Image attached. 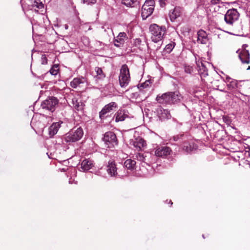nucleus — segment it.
Segmentation results:
<instances>
[{"mask_svg": "<svg viewBox=\"0 0 250 250\" xmlns=\"http://www.w3.org/2000/svg\"><path fill=\"white\" fill-rule=\"evenodd\" d=\"M183 97L178 91L168 92L158 95L156 101L160 104H175L181 101Z\"/></svg>", "mask_w": 250, "mask_h": 250, "instance_id": "nucleus-1", "label": "nucleus"}, {"mask_svg": "<svg viewBox=\"0 0 250 250\" xmlns=\"http://www.w3.org/2000/svg\"><path fill=\"white\" fill-rule=\"evenodd\" d=\"M149 31L152 41L154 42H158L163 39L166 33V28L159 26L156 24H152L149 27Z\"/></svg>", "mask_w": 250, "mask_h": 250, "instance_id": "nucleus-2", "label": "nucleus"}, {"mask_svg": "<svg viewBox=\"0 0 250 250\" xmlns=\"http://www.w3.org/2000/svg\"><path fill=\"white\" fill-rule=\"evenodd\" d=\"M83 132L81 127L72 129L65 135L64 141L67 143H73L79 141L83 136Z\"/></svg>", "mask_w": 250, "mask_h": 250, "instance_id": "nucleus-3", "label": "nucleus"}, {"mask_svg": "<svg viewBox=\"0 0 250 250\" xmlns=\"http://www.w3.org/2000/svg\"><path fill=\"white\" fill-rule=\"evenodd\" d=\"M130 81L129 69L126 64L122 65L119 76V83L121 87H126Z\"/></svg>", "mask_w": 250, "mask_h": 250, "instance_id": "nucleus-4", "label": "nucleus"}, {"mask_svg": "<svg viewBox=\"0 0 250 250\" xmlns=\"http://www.w3.org/2000/svg\"><path fill=\"white\" fill-rule=\"evenodd\" d=\"M239 17V13L236 9H230L227 11L225 15L224 19L226 22L229 25H232Z\"/></svg>", "mask_w": 250, "mask_h": 250, "instance_id": "nucleus-5", "label": "nucleus"}, {"mask_svg": "<svg viewBox=\"0 0 250 250\" xmlns=\"http://www.w3.org/2000/svg\"><path fill=\"white\" fill-rule=\"evenodd\" d=\"M154 1L153 0L146 1L142 7V17L144 20L150 16L153 12Z\"/></svg>", "mask_w": 250, "mask_h": 250, "instance_id": "nucleus-6", "label": "nucleus"}, {"mask_svg": "<svg viewBox=\"0 0 250 250\" xmlns=\"http://www.w3.org/2000/svg\"><path fill=\"white\" fill-rule=\"evenodd\" d=\"M58 104V100L56 98L50 97L42 103L41 107L42 109L53 112Z\"/></svg>", "mask_w": 250, "mask_h": 250, "instance_id": "nucleus-7", "label": "nucleus"}, {"mask_svg": "<svg viewBox=\"0 0 250 250\" xmlns=\"http://www.w3.org/2000/svg\"><path fill=\"white\" fill-rule=\"evenodd\" d=\"M103 140L108 147H112L117 145L116 136L112 132L105 133Z\"/></svg>", "mask_w": 250, "mask_h": 250, "instance_id": "nucleus-8", "label": "nucleus"}, {"mask_svg": "<svg viewBox=\"0 0 250 250\" xmlns=\"http://www.w3.org/2000/svg\"><path fill=\"white\" fill-rule=\"evenodd\" d=\"M117 107V105L115 102H111L105 105L99 113L100 118L101 119L105 118L107 117L106 114L111 112L114 108H116Z\"/></svg>", "mask_w": 250, "mask_h": 250, "instance_id": "nucleus-9", "label": "nucleus"}, {"mask_svg": "<svg viewBox=\"0 0 250 250\" xmlns=\"http://www.w3.org/2000/svg\"><path fill=\"white\" fill-rule=\"evenodd\" d=\"M171 149L168 146H160L157 148L155 151V155L157 157H166L170 155Z\"/></svg>", "mask_w": 250, "mask_h": 250, "instance_id": "nucleus-10", "label": "nucleus"}, {"mask_svg": "<svg viewBox=\"0 0 250 250\" xmlns=\"http://www.w3.org/2000/svg\"><path fill=\"white\" fill-rule=\"evenodd\" d=\"M156 112L161 120L168 119L171 117L169 110L164 109L161 106L157 109Z\"/></svg>", "mask_w": 250, "mask_h": 250, "instance_id": "nucleus-11", "label": "nucleus"}, {"mask_svg": "<svg viewBox=\"0 0 250 250\" xmlns=\"http://www.w3.org/2000/svg\"><path fill=\"white\" fill-rule=\"evenodd\" d=\"M136 148L138 151H140L146 145V143L144 139L138 137L134 140H132L130 143Z\"/></svg>", "mask_w": 250, "mask_h": 250, "instance_id": "nucleus-12", "label": "nucleus"}, {"mask_svg": "<svg viewBox=\"0 0 250 250\" xmlns=\"http://www.w3.org/2000/svg\"><path fill=\"white\" fill-rule=\"evenodd\" d=\"M106 171L111 176H115L117 174V168L113 161H109L107 166Z\"/></svg>", "mask_w": 250, "mask_h": 250, "instance_id": "nucleus-13", "label": "nucleus"}, {"mask_svg": "<svg viewBox=\"0 0 250 250\" xmlns=\"http://www.w3.org/2000/svg\"><path fill=\"white\" fill-rule=\"evenodd\" d=\"M239 57L242 63H250V57L248 50H244L242 51L239 55Z\"/></svg>", "mask_w": 250, "mask_h": 250, "instance_id": "nucleus-14", "label": "nucleus"}, {"mask_svg": "<svg viewBox=\"0 0 250 250\" xmlns=\"http://www.w3.org/2000/svg\"><path fill=\"white\" fill-rule=\"evenodd\" d=\"M182 13V9L179 7H176L169 13V18L171 21H174L178 17H180Z\"/></svg>", "mask_w": 250, "mask_h": 250, "instance_id": "nucleus-15", "label": "nucleus"}, {"mask_svg": "<svg viewBox=\"0 0 250 250\" xmlns=\"http://www.w3.org/2000/svg\"><path fill=\"white\" fill-rule=\"evenodd\" d=\"M126 34L124 32H121L119 34L118 36L116 37L114 41V45L120 47L122 45H123L125 42L124 38H125Z\"/></svg>", "mask_w": 250, "mask_h": 250, "instance_id": "nucleus-16", "label": "nucleus"}, {"mask_svg": "<svg viewBox=\"0 0 250 250\" xmlns=\"http://www.w3.org/2000/svg\"><path fill=\"white\" fill-rule=\"evenodd\" d=\"M62 122H56L53 123L49 128V134L50 136L53 137L54 135L57 134L59 128L61 127V124H62Z\"/></svg>", "mask_w": 250, "mask_h": 250, "instance_id": "nucleus-17", "label": "nucleus"}, {"mask_svg": "<svg viewBox=\"0 0 250 250\" xmlns=\"http://www.w3.org/2000/svg\"><path fill=\"white\" fill-rule=\"evenodd\" d=\"M208 39L207 33L203 30H200L198 32L197 42L201 44H206Z\"/></svg>", "mask_w": 250, "mask_h": 250, "instance_id": "nucleus-18", "label": "nucleus"}, {"mask_svg": "<svg viewBox=\"0 0 250 250\" xmlns=\"http://www.w3.org/2000/svg\"><path fill=\"white\" fill-rule=\"evenodd\" d=\"M115 121L118 122L123 121L125 119L128 117L127 115L124 110H119L115 115Z\"/></svg>", "mask_w": 250, "mask_h": 250, "instance_id": "nucleus-19", "label": "nucleus"}, {"mask_svg": "<svg viewBox=\"0 0 250 250\" xmlns=\"http://www.w3.org/2000/svg\"><path fill=\"white\" fill-rule=\"evenodd\" d=\"M85 82V79L84 78H75L70 83V85L74 88H77L78 86L82 83H83Z\"/></svg>", "mask_w": 250, "mask_h": 250, "instance_id": "nucleus-20", "label": "nucleus"}, {"mask_svg": "<svg viewBox=\"0 0 250 250\" xmlns=\"http://www.w3.org/2000/svg\"><path fill=\"white\" fill-rule=\"evenodd\" d=\"M93 167V164L90 160H83L81 163V168L85 171L89 170Z\"/></svg>", "mask_w": 250, "mask_h": 250, "instance_id": "nucleus-21", "label": "nucleus"}, {"mask_svg": "<svg viewBox=\"0 0 250 250\" xmlns=\"http://www.w3.org/2000/svg\"><path fill=\"white\" fill-rule=\"evenodd\" d=\"M198 67L199 72L202 77H205L208 75V69L203 63L201 62V65L198 64Z\"/></svg>", "mask_w": 250, "mask_h": 250, "instance_id": "nucleus-22", "label": "nucleus"}, {"mask_svg": "<svg viewBox=\"0 0 250 250\" xmlns=\"http://www.w3.org/2000/svg\"><path fill=\"white\" fill-rule=\"evenodd\" d=\"M136 162L131 159H127L125 161L124 166L128 169L132 170L134 168Z\"/></svg>", "mask_w": 250, "mask_h": 250, "instance_id": "nucleus-23", "label": "nucleus"}, {"mask_svg": "<svg viewBox=\"0 0 250 250\" xmlns=\"http://www.w3.org/2000/svg\"><path fill=\"white\" fill-rule=\"evenodd\" d=\"M72 104L75 109L78 111L81 110L83 109V103L79 102L76 99H73L72 100Z\"/></svg>", "mask_w": 250, "mask_h": 250, "instance_id": "nucleus-24", "label": "nucleus"}, {"mask_svg": "<svg viewBox=\"0 0 250 250\" xmlns=\"http://www.w3.org/2000/svg\"><path fill=\"white\" fill-rule=\"evenodd\" d=\"M122 3L127 7H134L137 3V0H122Z\"/></svg>", "mask_w": 250, "mask_h": 250, "instance_id": "nucleus-25", "label": "nucleus"}, {"mask_svg": "<svg viewBox=\"0 0 250 250\" xmlns=\"http://www.w3.org/2000/svg\"><path fill=\"white\" fill-rule=\"evenodd\" d=\"M228 87L229 89L231 90L235 88H239V84L237 81L231 80L229 83L228 84Z\"/></svg>", "mask_w": 250, "mask_h": 250, "instance_id": "nucleus-26", "label": "nucleus"}, {"mask_svg": "<svg viewBox=\"0 0 250 250\" xmlns=\"http://www.w3.org/2000/svg\"><path fill=\"white\" fill-rule=\"evenodd\" d=\"M32 6L33 8H37L38 9H42L44 7L43 4L40 0H34L32 4Z\"/></svg>", "mask_w": 250, "mask_h": 250, "instance_id": "nucleus-27", "label": "nucleus"}, {"mask_svg": "<svg viewBox=\"0 0 250 250\" xmlns=\"http://www.w3.org/2000/svg\"><path fill=\"white\" fill-rule=\"evenodd\" d=\"M95 70L97 74V76L99 79H103L105 77L104 74L103 73L102 69L98 67H96L95 68Z\"/></svg>", "mask_w": 250, "mask_h": 250, "instance_id": "nucleus-28", "label": "nucleus"}, {"mask_svg": "<svg viewBox=\"0 0 250 250\" xmlns=\"http://www.w3.org/2000/svg\"><path fill=\"white\" fill-rule=\"evenodd\" d=\"M175 45V43L174 42H171V43H168L166 46L165 49L166 52L170 53L174 48Z\"/></svg>", "mask_w": 250, "mask_h": 250, "instance_id": "nucleus-29", "label": "nucleus"}, {"mask_svg": "<svg viewBox=\"0 0 250 250\" xmlns=\"http://www.w3.org/2000/svg\"><path fill=\"white\" fill-rule=\"evenodd\" d=\"M193 149V147L192 146L188 143H185L183 146V150L187 152V153H189L192 151Z\"/></svg>", "mask_w": 250, "mask_h": 250, "instance_id": "nucleus-30", "label": "nucleus"}, {"mask_svg": "<svg viewBox=\"0 0 250 250\" xmlns=\"http://www.w3.org/2000/svg\"><path fill=\"white\" fill-rule=\"evenodd\" d=\"M184 136L183 133H181L178 135H174L172 136L170 139V140L173 141L175 142L180 141L182 137Z\"/></svg>", "mask_w": 250, "mask_h": 250, "instance_id": "nucleus-31", "label": "nucleus"}, {"mask_svg": "<svg viewBox=\"0 0 250 250\" xmlns=\"http://www.w3.org/2000/svg\"><path fill=\"white\" fill-rule=\"evenodd\" d=\"M59 71V66L58 65H54L50 70V72L52 75H56Z\"/></svg>", "mask_w": 250, "mask_h": 250, "instance_id": "nucleus-32", "label": "nucleus"}, {"mask_svg": "<svg viewBox=\"0 0 250 250\" xmlns=\"http://www.w3.org/2000/svg\"><path fill=\"white\" fill-rule=\"evenodd\" d=\"M150 84L149 81H146L145 83H141L140 85L139 88L141 90L142 89L149 87Z\"/></svg>", "mask_w": 250, "mask_h": 250, "instance_id": "nucleus-33", "label": "nucleus"}, {"mask_svg": "<svg viewBox=\"0 0 250 250\" xmlns=\"http://www.w3.org/2000/svg\"><path fill=\"white\" fill-rule=\"evenodd\" d=\"M83 3L86 4H93L96 2V0H82Z\"/></svg>", "mask_w": 250, "mask_h": 250, "instance_id": "nucleus-34", "label": "nucleus"}, {"mask_svg": "<svg viewBox=\"0 0 250 250\" xmlns=\"http://www.w3.org/2000/svg\"><path fill=\"white\" fill-rule=\"evenodd\" d=\"M42 64H46L47 63V59L46 58V57L45 55H42Z\"/></svg>", "mask_w": 250, "mask_h": 250, "instance_id": "nucleus-35", "label": "nucleus"}, {"mask_svg": "<svg viewBox=\"0 0 250 250\" xmlns=\"http://www.w3.org/2000/svg\"><path fill=\"white\" fill-rule=\"evenodd\" d=\"M185 71L187 72V73H190L191 72V68L189 67H186L185 68Z\"/></svg>", "mask_w": 250, "mask_h": 250, "instance_id": "nucleus-36", "label": "nucleus"}, {"mask_svg": "<svg viewBox=\"0 0 250 250\" xmlns=\"http://www.w3.org/2000/svg\"><path fill=\"white\" fill-rule=\"evenodd\" d=\"M165 1H167V0H159V1L160 2V4L161 5V6H163V4L164 5H165Z\"/></svg>", "mask_w": 250, "mask_h": 250, "instance_id": "nucleus-37", "label": "nucleus"}, {"mask_svg": "<svg viewBox=\"0 0 250 250\" xmlns=\"http://www.w3.org/2000/svg\"><path fill=\"white\" fill-rule=\"evenodd\" d=\"M221 0H211V1L212 3L216 4L219 2Z\"/></svg>", "mask_w": 250, "mask_h": 250, "instance_id": "nucleus-38", "label": "nucleus"}, {"mask_svg": "<svg viewBox=\"0 0 250 250\" xmlns=\"http://www.w3.org/2000/svg\"><path fill=\"white\" fill-rule=\"evenodd\" d=\"M226 80L228 83H229V82L231 80V79L230 77H227L226 78Z\"/></svg>", "mask_w": 250, "mask_h": 250, "instance_id": "nucleus-39", "label": "nucleus"}, {"mask_svg": "<svg viewBox=\"0 0 250 250\" xmlns=\"http://www.w3.org/2000/svg\"><path fill=\"white\" fill-rule=\"evenodd\" d=\"M139 160L140 161H144V157L142 155L139 154Z\"/></svg>", "mask_w": 250, "mask_h": 250, "instance_id": "nucleus-40", "label": "nucleus"}, {"mask_svg": "<svg viewBox=\"0 0 250 250\" xmlns=\"http://www.w3.org/2000/svg\"><path fill=\"white\" fill-rule=\"evenodd\" d=\"M247 70H250V66L247 68Z\"/></svg>", "mask_w": 250, "mask_h": 250, "instance_id": "nucleus-41", "label": "nucleus"}]
</instances>
